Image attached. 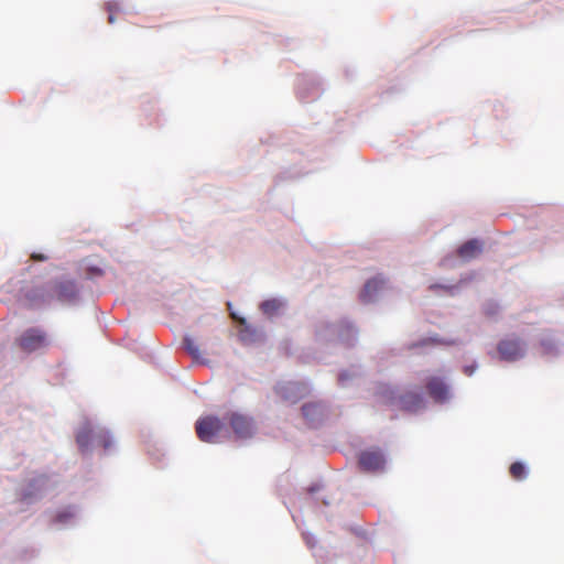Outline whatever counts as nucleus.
<instances>
[{"label":"nucleus","mask_w":564,"mask_h":564,"mask_svg":"<svg viewBox=\"0 0 564 564\" xmlns=\"http://www.w3.org/2000/svg\"><path fill=\"white\" fill-rule=\"evenodd\" d=\"M424 387L429 397L436 403H445L451 399V388L445 377L431 375L425 378Z\"/></svg>","instance_id":"nucleus-1"},{"label":"nucleus","mask_w":564,"mask_h":564,"mask_svg":"<svg viewBox=\"0 0 564 564\" xmlns=\"http://www.w3.org/2000/svg\"><path fill=\"white\" fill-rule=\"evenodd\" d=\"M17 345L25 352H33L48 345L47 335L44 330L32 327L17 338Z\"/></svg>","instance_id":"nucleus-2"},{"label":"nucleus","mask_w":564,"mask_h":564,"mask_svg":"<svg viewBox=\"0 0 564 564\" xmlns=\"http://www.w3.org/2000/svg\"><path fill=\"white\" fill-rule=\"evenodd\" d=\"M196 434L206 443H213L221 434L225 424L216 416H206L196 422Z\"/></svg>","instance_id":"nucleus-3"},{"label":"nucleus","mask_w":564,"mask_h":564,"mask_svg":"<svg viewBox=\"0 0 564 564\" xmlns=\"http://www.w3.org/2000/svg\"><path fill=\"white\" fill-rule=\"evenodd\" d=\"M500 359L505 361H517L525 354L524 343L520 338H505L497 345Z\"/></svg>","instance_id":"nucleus-4"},{"label":"nucleus","mask_w":564,"mask_h":564,"mask_svg":"<svg viewBox=\"0 0 564 564\" xmlns=\"http://www.w3.org/2000/svg\"><path fill=\"white\" fill-rule=\"evenodd\" d=\"M225 419L238 438H248L253 435L254 424L251 417L238 412H230Z\"/></svg>","instance_id":"nucleus-5"},{"label":"nucleus","mask_w":564,"mask_h":564,"mask_svg":"<svg viewBox=\"0 0 564 564\" xmlns=\"http://www.w3.org/2000/svg\"><path fill=\"white\" fill-rule=\"evenodd\" d=\"M358 464L365 471H380L384 468L386 459L380 451H366L359 455Z\"/></svg>","instance_id":"nucleus-6"},{"label":"nucleus","mask_w":564,"mask_h":564,"mask_svg":"<svg viewBox=\"0 0 564 564\" xmlns=\"http://www.w3.org/2000/svg\"><path fill=\"white\" fill-rule=\"evenodd\" d=\"M52 299L53 293L51 289L45 286L34 288L26 293V300L29 301L31 307H40L42 305L48 304Z\"/></svg>","instance_id":"nucleus-7"},{"label":"nucleus","mask_w":564,"mask_h":564,"mask_svg":"<svg viewBox=\"0 0 564 564\" xmlns=\"http://www.w3.org/2000/svg\"><path fill=\"white\" fill-rule=\"evenodd\" d=\"M386 285V280L383 276L378 275L370 280H368L360 293V299L362 302H371L375 300L376 295L379 291H381Z\"/></svg>","instance_id":"nucleus-8"},{"label":"nucleus","mask_w":564,"mask_h":564,"mask_svg":"<svg viewBox=\"0 0 564 564\" xmlns=\"http://www.w3.org/2000/svg\"><path fill=\"white\" fill-rule=\"evenodd\" d=\"M97 432L87 422L76 434V442L82 452H86L90 444L95 442Z\"/></svg>","instance_id":"nucleus-9"},{"label":"nucleus","mask_w":564,"mask_h":564,"mask_svg":"<svg viewBox=\"0 0 564 564\" xmlns=\"http://www.w3.org/2000/svg\"><path fill=\"white\" fill-rule=\"evenodd\" d=\"M482 250V246L479 240L470 239L463 243L457 249V256L463 260H470L476 258Z\"/></svg>","instance_id":"nucleus-10"},{"label":"nucleus","mask_w":564,"mask_h":564,"mask_svg":"<svg viewBox=\"0 0 564 564\" xmlns=\"http://www.w3.org/2000/svg\"><path fill=\"white\" fill-rule=\"evenodd\" d=\"M424 404L423 397L417 392H406L400 398V405L403 410L415 412Z\"/></svg>","instance_id":"nucleus-11"},{"label":"nucleus","mask_w":564,"mask_h":564,"mask_svg":"<svg viewBox=\"0 0 564 564\" xmlns=\"http://www.w3.org/2000/svg\"><path fill=\"white\" fill-rule=\"evenodd\" d=\"M51 291L53 296L57 293V296L61 301H70L75 299L77 294L76 286L70 281L61 282L57 285L54 284Z\"/></svg>","instance_id":"nucleus-12"},{"label":"nucleus","mask_w":564,"mask_h":564,"mask_svg":"<svg viewBox=\"0 0 564 564\" xmlns=\"http://www.w3.org/2000/svg\"><path fill=\"white\" fill-rule=\"evenodd\" d=\"M302 412L308 424L314 425L323 419L325 408L319 403H306L302 406Z\"/></svg>","instance_id":"nucleus-13"},{"label":"nucleus","mask_w":564,"mask_h":564,"mask_svg":"<svg viewBox=\"0 0 564 564\" xmlns=\"http://www.w3.org/2000/svg\"><path fill=\"white\" fill-rule=\"evenodd\" d=\"M230 316H231L232 319H235L236 322H238L242 326V328L240 330V338H241V340L248 341V340L251 339V337L256 336L257 330L254 328H252L250 325L247 324L246 318L238 317L235 313H231Z\"/></svg>","instance_id":"nucleus-14"},{"label":"nucleus","mask_w":564,"mask_h":564,"mask_svg":"<svg viewBox=\"0 0 564 564\" xmlns=\"http://www.w3.org/2000/svg\"><path fill=\"white\" fill-rule=\"evenodd\" d=\"M509 473L514 480H523L528 476V470L521 462L512 463L509 468Z\"/></svg>","instance_id":"nucleus-15"},{"label":"nucleus","mask_w":564,"mask_h":564,"mask_svg":"<svg viewBox=\"0 0 564 564\" xmlns=\"http://www.w3.org/2000/svg\"><path fill=\"white\" fill-rule=\"evenodd\" d=\"M183 344L186 351L192 356L194 360H200V349L191 337H185Z\"/></svg>","instance_id":"nucleus-16"},{"label":"nucleus","mask_w":564,"mask_h":564,"mask_svg":"<svg viewBox=\"0 0 564 564\" xmlns=\"http://www.w3.org/2000/svg\"><path fill=\"white\" fill-rule=\"evenodd\" d=\"M95 443L104 449H109L113 442L108 432L99 430L97 431Z\"/></svg>","instance_id":"nucleus-17"},{"label":"nucleus","mask_w":564,"mask_h":564,"mask_svg":"<svg viewBox=\"0 0 564 564\" xmlns=\"http://www.w3.org/2000/svg\"><path fill=\"white\" fill-rule=\"evenodd\" d=\"M280 307H281V303L275 299L267 300V301L262 302L260 305L261 311L269 316L274 315L279 311Z\"/></svg>","instance_id":"nucleus-18"},{"label":"nucleus","mask_w":564,"mask_h":564,"mask_svg":"<svg viewBox=\"0 0 564 564\" xmlns=\"http://www.w3.org/2000/svg\"><path fill=\"white\" fill-rule=\"evenodd\" d=\"M107 10L109 11L108 22L113 23L115 22V11L117 10V7L115 3H108Z\"/></svg>","instance_id":"nucleus-19"},{"label":"nucleus","mask_w":564,"mask_h":564,"mask_svg":"<svg viewBox=\"0 0 564 564\" xmlns=\"http://www.w3.org/2000/svg\"><path fill=\"white\" fill-rule=\"evenodd\" d=\"M73 512L70 511H65V512H61L56 516V521L57 522H65L67 521L68 519H70L73 517Z\"/></svg>","instance_id":"nucleus-20"},{"label":"nucleus","mask_w":564,"mask_h":564,"mask_svg":"<svg viewBox=\"0 0 564 564\" xmlns=\"http://www.w3.org/2000/svg\"><path fill=\"white\" fill-rule=\"evenodd\" d=\"M430 289H431V290L442 289V290H444L445 292L453 294V291H454L455 286H453V285L432 284V285L430 286Z\"/></svg>","instance_id":"nucleus-21"},{"label":"nucleus","mask_w":564,"mask_h":564,"mask_svg":"<svg viewBox=\"0 0 564 564\" xmlns=\"http://www.w3.org/2000/svg\"><path fill=\"white\" fill-rule=\"evenodd\" d=\"M474 370H475V367H473V366H467V367L464 368V372L467 376H471L474 373Z\"/></svg>","instance_id":"nucleus-22"},{"label":"nucleus","mask_w":564,"mask_h":564,"mask_svg":"<svg viewBox=\"0 0 564 564\" xmlns=\"http://www.w3.org/2000/svg\"><path fill=\"white\" fill-rule=\"evenodd\" d=\"M32 259L37 260V261H43L46 258L42 254H32Z\"/></svg>","instance_id":"nucleus-23"},{"label":"nucleus","mask_w":564,"mask_h":564,"mask_svg":"<svg viewBox=\"0 0 564 564\" xmlns=\"http://www.w3.org/2000/svg\"><path fill=\"white\" fill-rule=\"evenodd\" d=\"M344 379H345V376H344V375H340L339 380H340V381H344Z\"/></svg>","instance_id":"nucleus-24"}]
</instances>
